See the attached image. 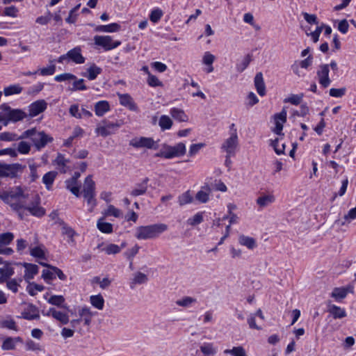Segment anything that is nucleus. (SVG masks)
<instances>
[{
  "label": "nucleus",
  "instance_id": "obj_10",
  "mask_svg": "<svg viewBox=\"0 0 356 356\" xmlns=\"http://www.w3.org/2000/svg\"><path fill=\"white\" fill-rule=\"evenodd\" d=\"M0 108L6 113L8 118H10L13 122L22 120L26 116L23 111L20 109H13L6 104H1Z\"/></svg>",
  "mask_w": 356,
  "mask_h": 356
},
{
  "label": "nucleus",
  "instance_id": "obj_6",
  "mask_svg": "<svg viewBox=\"0 0 356 356\" xmlns=\"http://www.w3.org/2000/svg\"><path fill=\"white\" fill-rule=\"evenodd\" d=\"M93 40L95 46L102 47L104 51L112 50L121 44L120 40H114L111 35H95Z\"/></svg>",
  "mask_w": 356,
  "mask_h": 356
},
{
  "label": "nucleus",
  "instance_id": "obj_34",
  "mask_svg": "<svg viewBox=\"0 0 356 356\" xmlns=\"http://www.w3.org/2000/svg\"><path fill=\"white\" fill-rule=\"evenodd\" d=\"M200 350L204 356H214L217 353V348L213 343H204Z\"/></svg>",
  "mask_w": 356,
  "mask_h": 356
},
{
  "label": "nucleus",
  "instance_id": "obj_29",
  "mask_svg": "<svg viewBox=\"0 0 356 356\" xmlns=\"http://www.w3.org/2000/svg\"><path fill=\"white\" fill-rule=\"evenodd\" d=\"M83 134L84 131L81 127H80L79 126L75 127L73 130L72 136L64 140L63 146L67 147H71L74 139L82 137L83 136Z\"/></svg>",
  "mask_w": 356,
  "mask_h": 356
},
{
  "label": "nucleus",
  "instance_id": "obj_38",
  "mask_svg": "<svg viewBox=\"0 0 356 356\" xmlns=\"http://www.w3.org/2000/svg\"><path fill=\"white\" fill-rule=\"evenodd\" d=\"M196 302L197 300L191 296H184L175 302L177 306L182 307L184 308L191 307Z\"/></svg>",
  "mask_w": 356,
  "mask_h": 356
},
{
  "label": "nucleus",
  "instance_id": "obj_4",
  "mask_svg": "<svg viewBox=\"0 0 356 356\" xmlns=\"http://www.w3.org/2000/svg\"><path fill=\"white\" fill-rule=\"evenodd\" d=\"M186 153V145L183 143H179L175 146L165 145L163 148L158 153L156 156L163 157L165 159H172L179 157Z\"/></svg>",
  "mask_w": 356,
  "mask_h": 356
},
{
  "label": "nucleus",
  "instance_id": "obj_23",
  "mask_svg": "<svg viewBox=\"0 0 356 356\" xmlns=\"http://www.w3.org/2000/svg\"><path fill=\"white\" fill-rule=\"evenodd\" d=\"M68 58L76 64H82L85 62V58L81 53L79 47H75L67 52Z\"/></svg>",
  "mask_w": 356,
  "mask_h": 356
},
{
  "label": "nucleus",
  "instance_id": "obj_41",
  "mask_svg": "<svg viewBox=\"0 0 356 356\" xmlns=\"http://www.w3.org/2000/svg\"><path fill=\"white\" fill-rule=\"evenodd\" d=\"M238 242L241 245L247 247L248 249H253L256 247L255 240L250 236L241 235L238 238Z\"/></svg>",
  "mask_w": 356,
  "mask_h": 356
},
{
  "label": "nucleus",
  "instance_id": "obj_15",
  "mask_svg": "<svg viewBox=\"0 0 356 356\" xmlns=\"http://www.w3.org/2000/svg\"><path fill=\"white\" fill-rule=\"evenodd\" d=\"M47 316H52L56 321H59L63 325H66L69 323V316L67 314L60 311L56 310L55 308H49L48 312L46 313Z\"/></svg>",
  "mask_w": 356,
  "mask_h": 356
},
{
  "label": "nucleus",
  "instance_id": "obj_56",
  "mask_svg": "<svg viewBox=\"0 0 356 356\" xmlns=\"http://www.w3.org/2000/svg\"><path fill=\"white\" fill-rule=\"evenodd\" d=\"M14 238V234L11 232H6L0 234V245H6L11 243Z\"/></svg>",
  "mask_w": 356,
  "mask_h": 356
},
{
  "label": "nucleus",
  "instance_id": "obj_60",
  "mask_svg": "<svg viewBox=\"0 0 356 356\" xmlns=\"http://www.w3.org/2000/svg\"><path fill=\"white\" fill-rule=\"evenodd\" d=\"M72 87L70 88L72 91L76 90H86L87 89L86 86L84 84V80L83 79L73 80Z\"/></svg>",
  "mask_w": 356,
  "mask_h": 356
},
{
  "label": "nucleus",
  "instance_id": "obj_43",
  "mask_svg": "<svg viewBox=\"0 0 356 356\" xmlns=\"http://www.w3.org/2000/svg\"><path fill=\"white\" fill-rule=\"evenodd\" d=\"M173 124V122L168 115H163L160 117L159 125L161 130L170 129Z\"/></svg>",
  "mask_w": 356,
  "mask_h": 356
},
{
  "label": "nucleus",
  "instance_id": "obj_3",
  "mask_svg": "<svg viewBox=\"0 0 356 356\" xmlns=\"http://www.w3.org/2000/svg\"><path fill=\"white\" fill-rule=\"evenodd\" d=\"M21 138H29L37 150L44 148L49 143L53 141V138L44 131H38L35 128L24 131Z\"/></svg>",
  "mask_w": 356,
  "mask_h": 356
},
{
  "label": "nucleus",
  "instance_id": "obj_45",
  "mask_svg": "<svg viewBox=\"0 0 356 356\" xmlns=\"http://www.w3.org/2000/svg\"><path fill=\"white\" fill-rule=\"evenodd\" d=\"M22 139L24 138H21V135L18 136L13 132L6 131L0 134V140L2 141H15Z\"/></svg>",
  "mask_w": 356,
  "mask_h": 356
},
{
  "label": "nucleus",
  "instance_id": "obj_2",
  "mask_svg": "<svg viewBox=\"0 0 356 356\" xmlns=\"http://www.w3.org/2000/svg\"><path fill=\"white\" fill-rule=\"evenodd\" d=\"M168 227L164 223H157L136 227L135 237L138 240H148L158 238L167 231Z\"/></svg>",
  "mask_w": 356,
  "mask_h": 356
},
{
  "label": "nucleus",
  "instance_id": "obj_36",
  "mask_svg": "<svg viewBox=\"0 0 356 356\" xmlns=\"http://www.w3.org/2000/svg\"><path fill=\"white\" fill-rule=\"evenodd\" d=\"M120 26L117 23H112L107 25H99L95 28L97 32L113 33L120 30Z\"/></svg>",
  "mask_w": 356,
  "mask_h": 356
},
{
  "label": "nucleus",
  "instance_id": "obj_24",
  "mask_svg": "<svg viewBox=\"0 0 356 356\" xmlns=\"http://www.w3.org/2000/svg\"><path fill=\"white\" fill-rule=\"evenodd\" d=\"M66 188L70 191L73 195L79 197L80 193V184L79 181L74 180L73 179H67L65 181Z\"/></svg>",
  "mask_w": 356,
  "mask_h": 356
},
{
  "label": "nucleus",
  "instance_id": "obj_31",
  "mask_svg": "<svg viewBox=\"0 0 356 356\" xmlns=\"http://www.w3.org/2000/svg\"><path fill=\"white\" fill-rule=\"evenodd\" d=\"M58 175L56 171H49L42 177V183L45 185L47 190H51L52 185Z\"/></svg>",
  "mask_w": 356,
  "mask_h": 356
},
{
  "label": "nucleus",
  "instance_id": "obj_58",
  "mask_svg": "<svg viewBox=\"0 0 356 356\" xmlns=\"http://www.w3.org/2000/svg\"><path fill=\"white\" fill-rule=\"evenodd\" d=\"M17 149L22 154H28L31 150V145L22 140L18 143Z\"/></svg>",
  "mask_w": 356,
  "mask_h": 356
},
{
  "label": "nucleus",
  "instance_id": "obj_53",
  "mask_svg": "<svg viewBox=\"0 0 356 356\" xmlns=\"http://www.w3.org/2000/svg\"><path fill=\"white\" fill-rule=\"evenodd\" d=\"M348 291L345 288H334L331 296L336 300L343 299L347 296Z\"/></svg>",
  "mask_w": 356,
  "mask_h": 356
},
{
  "label": "nucleus",
  "instance_id": "obj_62",
  "mask_svg": "<svg viewBox=\"0 0 356 356\" xmlns=\"http://www.w3.org/2000/svg\"><path fill=\"white\" fill-rule=\"evenodd\" d=\"M42 277L46 282L49 283L50 280L56 278L55 272L50 268L44 269L42 270Z\"/></svg>",
  "mask_w": 356,
  "mask_h": 356
},
{
  "label": "nucleus",
  "instance_id": "obj_50",
  "mask_svg": "<svg viewBox=\"0 0 356 356\" xmlns=\"http://www.w3.org/2000/svg\"><path fill=\"white\" fill-rule=\"evenodd\" d=\"M0 284L6 282L8 281V279L14 275V269L11 267L6 266L3 269V273L0 274Z\"/></svg>",
  "mask_w": 356,
  "mask_h": 356
},
{
  "label": "nucleus",
  "instance_id": "obj_57",
  "mask_svg": "<svg viewBox=\"0 0 356 356\" xmlns=\"http://www.w3.org/2000/svg\"><path fill=\"white\" fill-rule=\"evenodd\" d=\"M1 326L4 328L9 330H17V326L16 325L15 321L10 318H6L1 322Z\"/></svg>",
  "mask_w": 356,
  "mask_h": 356
},
{
  "label": "nucleus",
  "instance_id": "obj_51",
  "mask_svg": "<svg viewBox=\"0 0 356 356\" xmlns=\"http://www.w3.org/2000/svg\"><path fill=\"white\" fill-rule=\"evenodd\" d=\"M193 201V197L190 193V191H186L178 197V202L180 206L191 203Z\"/></svg>",
  "mask_w": 356,
  "mask_h": 356
},
{
  "label": "nucleus",
  "instance_id": "obj_64",
  "mask_svg": "<svg viewBox=\"0 0 356 356\" xmlns=\"http://www.w3.org/2000/svg\"><path fill=\"white\" fill-rule=\"evenodd\" d=\"M69 113L72 116L77 119H81L83 118V115L81 113V110L79 109V106L78 104L72 105L70 107Z\"/></svg>",
  "mask_w": 356,
  "mask_h": 356
},
{
  "label": "nucleus",
  "instance_id": "obj_20",
  "mask_svg": "<svg viewBox=\"0 0 356 356\" xmlns=\"http://www.w3.org/2000/svg\"><path fill=\"white\" fill-rule=\"evenodd\" d=\"M22 316L24 318L27 320H34L39 318V312L37 307L33 305H29L23 311Z\"/></svg>",
  "mask_w": 356,
  "mask_h": 356
},
{
  "label": "nucleus",
  "instance_id": "obj_61",
  "mask_svg": "<svg viewBox=\"0 0 356 356\" xmlns=\"http://www.w3.org/2000/svg\"><path fill=\"white\" fill-rule=\"evenodd\" d=\"M76 79V76L70 73H64L61 74L56 75L54 77V80L58 82L66 81H72Z\"/></svg>",
  "mask_w": 356,
  "mask_h": 356
},
{
  "label": "nucleus",
  "instance_id": "obj_16",
  "mask_svg": "<svg viewBox=\"0 0 356 356\" xmlns=\"http://www.w3.org/2000/svg\"><path fill=\"white\" fill-rule=\"evenodd\" d=\"M69 162V159H65L64 155L58 153L56 156V158L53 161L52 163L56 166L57 169L60 173L65 174L69 169L67 165Z\"/></svg>",
  "mask_w": 356,
  "mask_h": 356
},
{
  "label": "nucleus",
  "instance_id": "obj_7",
  "mask_svg": "<svg viewBox=\"0 0 356 356\" xmlns=\"http://www.w3.org/2000/svg\"><path fill=\"white\" fill-rule=\"evenodd\" d=\"M104 125L98 126L95 132L103 137H106L109 135L115 134L117 130L123 124L122 120L116 121L115 122H108L106 120L102 121Z\"/></svg>",
  "mask_w": 356,
  "mask_h": 356
},
{
  "label": "nucleus",
  "instance_id": "obj_22",
  "mask_svg": "<svg viewBox=\"0 0 356 356\" xmlns=\"http://www.w3.org/2000/svg\"><path fill=\"white\" fill-rule=\"evenodd\" d=\"M29 249L30 254L33 257L40 259H46V249L43 245L40 244L34 247L31 245Z\"/></svg>",
  "mask_w": 356,
  "mask_h": 356
},
{
  "label": "nucleus",
  "instance_id": "obj_42",
  "mask_svg": "<svg viewBox=\"0 0 356 356\" xmlns=\"http://www.w3.org/2000/svg\"><path fill=\"white\" fill-rule=\"evenodd\" d=\"M91 305L97 309L102 310L104 306V299L102 295L91 296L90 298Z\"/></svg>",
  "mask_w": 356,
  "mask_h": 356
},
{
  "label": "nucleus",
  "instance_id": "obj_54",
  "mask_svg": "<svg viewBox=\"0 0 356 356\" xmlns=\"http://www.w3.org/2000/svg\"><path fill=\"white\" fill-rule=\"evenodd\" d=\"M225 354H230L232 356H245V351L242 346L234 347L232 349H226Z\"/></svg>",
  "mask_w": 356,
  "mask_h": 356
},
{
  "label": "nucleus",
  "instance_id": "obj_52",
  "mask_svg": "<svg viewBox=\"0 0 356 356\" xmlns=\"http://www.w3.org/2000/svg\"><path fill=\"white\" fill-rule=\"evenodd\" d=\"M104 214L106 216H112L115 218H119L122 216V213L120 209H117L113 205L110 204L108 206L107 209L105 210Z\"/></svg>",
  "mask_w": 356,
  "mask_h": 356
},
{
  "label": "nucleus",
  "instance_id": "obj_30",
  "mask_svg": "<svg viewBox=\"0 0 356 356\" xmlns=\"http://www.w3.org/2000/svg\"><path fill=\"white\" fill-rule=\"evenodd\" d=\"M17 342H22V338L19 337L15 338L7 337L3 341L1 348L4 350H14L15 348Z\"/></svg>",
  "mask_w": 356,
  "mask_h": 356
},
{
  "label": "nucleus",
  "instance_id": "obj_32",
  "mask_svg": "<svg viewBox=\"0 0 356 356\" xmlns=\"http://www.w3.org/2000/svg\"><path fill=\"white\" fill-rule=\"evenodd\" d=\"M170 114L176 120L179 122H188V116L184 111L179 108H172L170 110Z\"/></svg>",
  "mask_w": 356,
  "mask_h": 356
},
{
  "label": "nucleus",
  "instance_id": "obj_19",
  "mask_svg": "<svg viewBox=\"0 0 356 356\" xmlns=\"http://www.w3.org/2000/svg\"><path fill=\"white\" fill-rule=\"evenodd\" d=\"M110 104L106 100H101L95 103L94 106L95 115L98 117L103 116L105 113L110 111Z\"/></svg>",
  "mask_w": 356,
  "mask_h": 356
},
{
  "label": "nucleus",
  "instance_id": "obj_25",
  "mask_svg": "<svg viewBox=\"0 0 356 356\" xmlns=\"http://www.w3.org/2000/svg\"><path fill=\"white\" fill-rule=\"evenodd\" d=\"M210 193V186L206 184L204 186L202 187L201 190L197 193L195 199L201 203H206L209 200Z\"/></svg>",
  "mask_w": 356,
  "mask_h": 356
},
{
  "label": "nucleus",
  "instance_id": "obj_5",
  "mask_svg": "<svg viewBox=\"0 0 356 356\" xmlns=\"http://www.w3.org/2000/svg\"><path fill=\"white\" fill-rule=\"evenodd\" d=\"M22 209L28 211L32 216L38 218L45 214V209L40 207V197L38 194L33 195L31 200H26L25 207Z\"/></svg>",
  "mask_w": 356,
  "mask_h": 356
},
{
  "label": "nucleus",
  "instance_id": "obj_39",
  "mask_svg": "<svg viewBox=\"0 0 356 356\" xmlns=\"http://www.w3.org/2000/svg\"><path fill=\"white\" fill-rule=\"evenodd\" d=\"M97 227L102 233L111 234L113 232L112 224L105 222L104 218H101L97 220Z\"/></svg>",
  "mask_w": 356,
  "mask_h": 356
},
{
  "label": "nucleus",
  "instance_id": "obj_48",
  "mask_svg": "<svg viewBox=\"0 0 356 356\" xmlns=\"http://www.w3.org/2000/svg\"><path fill=\"white\" fill-rule=\"evenodd\" d=\"M51 65L46 67H42L38 70V72L42 76H50L53 75L56 72V65L54 63V60H49Z\"/></svg>",
  "mask_w": 356,
  "mask_h": 356
},
{
  "label": "nucleus",
  "instance_id": "obj_8",
  "mask_svg": "<svg viewBox=\"0 0 356 356\" xmlns=\"http://www.w3.org/2000/svg\"><path fill=\"white\" fill-rule=\"evenodd\" d=\"M24 168V166L19 163H0V177H16L19 172H22Z\"/></svg>",
  "mask_w": 356,
  "mask_h": 356
},
{
  "label": "nucleus",
  "instance_id": "obj_27",
  "mask_svg": "<svg viewBox=\"0 0 356 356\" xmlns=\"http://www.w3.org/2000/svg\"><path fill=\"white\" fill-rule=\"evenodd\" d=\"M148 278L147 276L141 273L137 272L134 275L133 278L129 282V286L131 289H134L137 284H143L147 282Z\"/></svg>",
  "mask_w": 356,
  "mask_h": 356
},
{
  "label": "nucleus",
  "instance_id": "obj_14",
  "mask_svg": "<svg viewBox=\"0 0 356 356\" xmlns=\"http://www.w3.org/2000/svg\"><path fill=\"white\" fill-rule=\"evenodd\" d=\"M286 115L287 113L285 108H283L282 111L279 113H276L274 115V120H275V127L273 129V131L277 135H282V129H283V124L286 121Z\"/></svg>",
  "mask_w": 356,
  "mask_h": 356
},
{
  "label": "nucleus",
  "instance_id": "obj_11",
  "mask_svg": "<svg viewBox=\"0 0 356 356\" xmlns=\"http://www.w3.org/2000/svg\"><path fill=\"white\" fill-rule=\"evenodd\" d=\"M129 145L136 148L146 147L147 149H156V143L152 138H135L130 141Z\"/></svg>",
  "mask_w": 356,
  "mask_h": 356
},
{
  "label": "nucleus",
  "instance_id": "obj_9",
  "mask_svg": "<svg viewBox=\"0 0 356 356\" xmlns=\"http://www.w3.org/2000/svg\"><path fill=\"white\" fill-rule=\"evenodd\" d=\"M238 145V135L234 132L232 136L227 138L221 145V149L228 154V156H234L236 154Z\"/></svg>",
  "mask_w": 356,
  "mask_h": 356
},
{
  "label": "nucleus",
  "instance_id": "obj_47",
  "mask_svg": "<svg viewBox=\"0 0 356 356\" xmlns=\"http://www.w3.org/2000/svg\"><path fill=\"white\" fill-rule=\"evenodd\" d=\"M44 286L36 284L35 282L29 283L26 287V291L32 296L36 295L37 292L38 291L41 292L44 291Z\"/></svg>",
  "mask_w": 356,
  "mask_h": 356
},
{
  "label": "nucleus",
  "instance_id": "obj_44",
  "mask_svg": "<svg viewBox=\"0 0 356 356\" xmlns=\"http://www.w3.org/2000/svg\"><path fill=\"white\" fill-rule=\"evenodd\" d=\"M25 348L29 351H33L35 353L43 351V347L38 343L35 342L31 339H28L25 343Z\"/></svg>",
  "mask_w": 356,
  "mask_h": 356
},
{
  "label": "nucleus",
  "instance_id": "obj_1",
  "mask_svg": "<svg viewBox=\"0 0 356 356\" xmlns=\"http://www.w3.org/2000/svg\"><path fill=\"white\" fill-rule=\"evenodd\" d=\"M29 199V194L21 186H14L8 190L0 191V200L10 208L19 213V216L22 219L20 211L25 207L26 200Z\"/></svg>",
  "mask_w": 356,
  "mask_h": 356
},
{
  "label": "nucleus",
  "instance_id": "obj_17",
  "mask_svg": "<svg viewBox=\"0 0 356 356\" xmlns=\"http://www.w3.org/2000/svg\"><path fill=\"white\" fill-rule=\"evenodd\" d=\"M215 60H216L215 56L213 55L211 52H209V51L204 52V54L202 56V63L203 65L207 66V67H205L204 69V71L206 73L209 74L213 71L214 68L213 67V63L215 61Z\"/></svg>",
  "mask_w": 356,
  "mask_h": 356
},
{
  "label": "nucleus",
  "instance_id": "obj_12",
  "mask_svg": "<svg viewBox=\"0 0 356 356\" xmlns=\"http://www.w3.org/2000/svg\"><path fill=\"white\" fill-rule=\"evenodd\" d=\"M329 65L327 64L320 65L317 71L318 82L324 88H327L331 83L329 78Z\"/></svg>",
  "mask_w": 356,
  "mask_h": 356
},
{
  "label": "nucleus",
  "instance_id": "obj_46",
  "mask_svg": "<svg viewBox=\"0 0 356 356\" xmlns=\"http://www.w3.org/2000/svg\"><path fill=\"white\" fill-rule=\"evenodd\" d=\"M22 91V87L19 84L10 85L6 87L3 90V93L6 96L19 94Z\"/></svg>",
  "mask_w": 356,
  "mask_h": 356
},
{
  "label": "nucleus",
  "instance_id": "obj_63",
  "mask_svg": "<svg viewBox=\"0 0 356 356\" xmlns=\"http://www.w3.org/2000/svg\"><path fill=\"white\" fill-rule=\"evenodd\" d=\"M65 302V298L62 296H52L48 300V302L56 306L60 307Z\"/></svg>",
  "mask_w": 356,
  "mask_h": 356
},
{
  "label": "nucleus",
  "instance_id": "obj_28",
  "mask_svg": "<svg viewBox=\"0 0 356 356\" xmlns=\"http://www.w3.org/2000/svg\"><path fill=\"white\" fill-rule=\"evenodd\" d=\"M102 72V68L93 63L87 69V71L83 73V75L88 80L92 81L95 80Z\"/></svg>",
  "mask_w": 356,
  "mask_h": 356
},
{
  "label": "nucleus",
  "instance_id": "obj_37",
  "mask_svg": "<svg viewBox=\"0 0 356 356\" xmlns=\"http://www.w3.org/2000/svg\"><path fill=\"white\" fill-rule=\"evenodd\" d=\"M328 312L334 319L343 318L346 316V312L345 309L335 305L330 306Z\"/></svg>",
  "mask_w": 356,
  "mask_h": 356
},
{
  "label": "nucleus",
  "instance_id": "obj_35",
  "mask_svg": "<svg viewBox=\"0 0 356 356\" xmlns=\"http://www.w3.org/2000/svg\"><path fill=\"white\" fill-rule=\"evenodd\" d=\"M148 181V178L144 179L140 184H137L136 188L131 191V195L132 196L136 197L145 194L147 189Z\"/></svg>",
  "mask_w": 356,
  "mask_h": 356
},
{
  "label": "nucleus",
  "instance_id": "obj_26",
  "mask_svg": "<svg viewBox=\"0 0 356 356\" xmlns=\"http://www.w3.org/2000/svg\"><path fill=\"white\" fill-rule=\"evenodd\" d=\"M254 81L258 94L260 96H264L266 95V86L261 72L257 73Z\"/></svg>",
  "mask_w": 356,
  "mask_h": 356
},
{
  "label": "nucleus",
  "instance_id": "obj_59",
  "mask_svg": "<svg viewBox=\"0 0 356 356\" xmlns=\"http://www.w3.org/2000/svg\"><path fill=\"white\" fill-rule=\"evenodd\" d=\"M107 254H115L121 251V248L115 244H109L102 249Z\"/></svg>",
  "mask_w": 356,
  "mask_h": 356
},
{
  "label": "nucleus",
  "instance_id": "obj_13",
  "mask_svg": "<svg viewBox=\"0 0 356 356\" xmlns=\"http://www.w3.org/2000/svg\"><path fill=\"white\" fill-rule=\"evenodd\" d=\"M47 108V103L44 99L37 100L29 106V114L31 118L35 117L44 112Z\"/></svg>",
  "mask_w": 356,
  "mask_h": 356
},
{
  "label": "nucleus",
  "instance_id": "obj_49",
  "mask_svg": "<svg viewBox=\"0 0 356 356\" xmlns=\"http://www.w3.org/2000/svg\"><path fill=\"white\" fill-rule=\"evenodd\" d=\"M252 61V55L247 54L243 59L236 65V70L238 72H243Z\"/></svg>",
  "mask_w": 356,
  "mask_h": 356
},
{
  "label": "nucleus",
  "instance_id": "obj_40",
  "mask_svg": "<svg viewBox=\"0 0 356 356\" xmlns=\"http://www.w3.org/2000/svg\"><path fill=\"white\" fill-rule=\"evenodd\" d=\"M275 197L273 195H265L259 197L257 199V204L261 207L264 208L268 207L275 202Z\"/></svg>",
  "mask_w": 356,
  "mask_h": 356
},
{
  "label": "nucleus",
  "instance_id": "obj_18",
  "mask_svg": "<svg viewBox=\"0 0 356 356\" xmlns=\"http://www.w3.org/2000/svg\"><path fill=\"white\" fill-rule=\"evenodd\" d=\"M118 95L121 105L129 108L131 111L137 110L136 104L129 94H118Z\"/></svg>",
  "mask_w": 356,
  "mask_h": 356
},
{
  "label": "nucleus",
  "instance_id": "obj_55",
  "mask_svg": "<svg viewBox=\"0 0 356 356\" xmlns=\"http://www.w3.org/2000/svg\"><path fill=\"white\" fill-rule=\"evenodd\" d=\"M203 221V213L198 212L193 217L187 220V223L191 226H195L200 224Z\"/></svg>",
  "mask_w": 356,
  "mask_h": 356
},
{
  "label": "nucleus",
  "instance_id": "obj_33",
  "mask_svg": "<svg viewBox=\"0 0 356 356\" xmlns=\"http://www.w3.org/2000/svg\"><path fill=\"white\" fill-rule=\"evenodd\" d=\"M95 184L92 180V176L88 175L86 177L83 184V195L95 194Z\"/></svg>",
  "mask_w": 356,
  "mask_h": 356
},
{
  "label": "nucleus",
  "instance_id": "obj_21",
  "mask_svg": "<svg viewBox=\"0 0 356 356\" xmlns=\"http://www.w3.org/2000/svg\"><path fill=\"white\" fill-rule=\"evenodd\" d=\"M25 268L24 279L26 281L29 282L30 280L34 278L35 275L38 273L39 268L37 265L29 263H24Z\"/></svg>",
  "mask_w": 356,
  "mask_h": 356
}]
</instances>
